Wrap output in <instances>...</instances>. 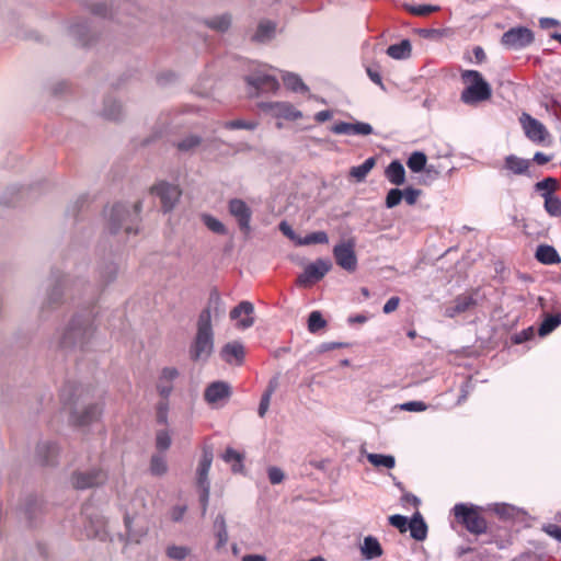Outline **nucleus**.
<instances>
[{"label": "nucleus", "mask_w": 561, "mask_h": 561, "mask_svg": "<svg viewBox=\"0 0 561 561\" xmlns=\"http://www.w3.org/2000/svg\"><path fill=\"white\" fill-rule=\"evenodd\" d=\"M213 313L215 317L225 313L224 302L216 289L210 291L207 307L198 316L197 332L190 346V358L195 363H206L214 352Z\"/></svg>", "instance_id": "obj_1"}, {"label": "nucleus", "mask_w": 561, "mask_h": 561, "mask_svg": "<svg viewBox=\"0 0 561 561\" xmlns=\"http://www.w3.org/2000/svg\"><path fill=\"white\" fill-rule=\"evenodd\" d=\"M94 337V328L89 314L78 313L73 316L68 325L56 335V347L70 352L75 350H91Z\"/></svg>", "instance_id": "obj_2"}, {"label": "nucleus", "mask_w": 561, "mask_h": 561, "mask_svg": "<svg viewBox=\"0 0 561 561\" xmlns=\"http://www.w3.org/2000/svg\"><path fill=\"white\" fill-rule=\"evenodd\" d=\"M141 211V202H136L133 206L117 203L106 213V227L110 233L115 234L124 230L127 236L138 232V221Z\"/></svg>", "instance_id": "obj_3"}, {"label": "nucleus", "mask_w": 561, "mask_h": 561, "mask_svg": "<svg viewBox=\"0 0 561 561\" xmlns=\"http://www.w3.org/2000/svg\"><path fill=\"white\" fill-rule=\"evenodd\" d=\"M461 79L468 85L461 91L460 101L467 105H476L492 96L489 82L477 70H463Z\"/></svg>", "instance_id": "obj_4"}, {"label": "nucleus", "mask_w": 561, "mask_h": 561, "mask_svg": "<svg viewBox=\"0 0 561 561\" xmlns=\"http://www.w3.org/2000/svg\"><path fill=\"white\" fill-rule=\"evenodd\" d=\"M453 510L456 519L462 524L470 534L482 535L488 531V522L480 514L481 508L479 506L458 503Z\"/></svg>", "instance_id": "obj_5"}, {"label": "nucleus", "mask_w": 561, "mask_h": 561, "mask_svg": "<svg viewBox=\"0 0 561 561\" xmlns=\"http://www.w3.org/2000/svg\"><path fill=\"white\" fill-rule=\"evenodd\" d=\"M69 283L68 275L58 270H53L49 277L47 295L41 307L42 317H46L49 310L57 309L64 302V294Z\"/></svg>", "instance_id": "obj_6"}, {"label": "nucleus", "mask_w": 561, "mask_h": 561, "mask_svg": "<svg viewBox=\"0 0 561 561\" xmlns=\"http://www.w3.org/2000/svg\"><path fill=\"white\" fill-rule=\"evenodd\" d=\"M250 98H257L264 94L275 93L279 88L276 77L257 70L244 78Z\"/></svg>", "instance_id": "obj_7"}, {"label": "nucleus", "mask_w": 561, "mask_h": 561, "mask_svg": "<svg viewBox=\"0 0 561 561\" xmlns=\"http://www.w3.org/2000/svg\"><path fill=\"white\" fill-rule=\"evenodd\" d=\"M108 479V474L101 468H91L89 470H78L71 476V484L77 490H87L103 485Z\"/></svg>", "instance_id": "obj_8"}, {"label": "nucleus", "mask_w": 561, "mask_h": 561, "mask_svg": "<svg viewBox=\"0 0 561 561\" xmlns=\"http://www.w3.org/2000/svg\"><path fill=\"white\" fill-rule=\"evenodd\" d=\"M535 41L534 32L526 26L511 27L503 33L501 43L508 49L520 50L530 46Z\"/></svg>", "instance_id": "obj_9"}, {"label": "nucleus", "mask_w": 561, "mask_h": 561, "mask_svg": "<svg viewBox=\"0 0 561 561\" xmlns=\"http://www.w3.org/2000/svg\"><path fill=\"white\" fill-rule=\"evenodd\" d=\"M150 192L152 195L159 197L164 213H169L175 207L182 194L176 184L167 181L156 183Z\"/></svg>", "instance_id": "obj_10"}, {"label": "nucleus", "mask_w": 561, "mask_h": 561, "mask_svg": "<svg viewBox=\"0 0 561 561\" xmlns=\"http://www.w3.org/2000/svg\"><path fill=\"white\" fill-rule=\"evenodd\" d=\"M332 263L328 259H317L309 263L298 276L297 284L302 287L311 286L321 280L331 270Z\"/></svg>", "instance_id": "obj_11"}, {"label": "nucleus", "mask_w": 561, "mask_h": 561, "mask_svg": "<svg viewBox=\"0 0 561 561\" xmlns=\"http://www.w3.org/2000/svg\"><path fill=\"white\" fill-rule=\"evenodd\" d=\"M355 242L350 239L340 242L333 247V256L336 264L347 272H354L357 267V257L355 254Z\"/></svg>", "instance_id": "obj_12"}, {"label": "nucleus", "mask_w": 561, "mask_h": 561, "mask_svg": "<svg viewBox=\"0 0 561 561\" xmlns=\"http://www.w3.org/2000/svg\"><path fill=\"white\" fill-rule=\"evenodd\" d=\"M217 139H203L201 136L190 134L182 139L178 140L174 146L182 153H194L196 151L206 152L211 149H217Z\"/></svg>", "instance_id": "obj_13"}, {"label": "nucleus", "mask_w": 561, "mask_h": 561, "mask_svg": "<svg viewBox=\"0 0 561 561\" xmlns=\"http://www.w3.org/2000/svg\"><path fill=\"white\" fill-rule=\"evenodd\" d=\"M519 123L523 127L525 136L535 144L543 142L549 136L546 126L525 112L519 116Z\"/></svg>", "instance_id": "obj_14"}, {"label": "nucleus", "mask_w": 561, "mask_h": 561, "mask_svg": "<svg viewBox=\"0 0 561 561\" xmlns=\"http://www.w3.org/2000/svg\"><path fill=\"white\" fill-rule=\"evenodd\" d=\"M228 210L238 221V226L245 234L251 230L252 210L248 204L241 198H231L228 203Z\"/></svg>", "instance_id": "obj_15"}, {"label": "nucleus", "mask_w": 561, "mask_h": 561, "mask_svg": "<svg viewBox=\"0 0 561 561\" xmlns=\"http://www.w3.org/2000/svg\"><path fill=\"white\" fill-rule=\"evenodd\" d=\"M231 396V388L226 381H214L209 383L204 391L205 401L213 405H224Z\"/></svg>", "instance_id": "obj_16"}, {"label": "nucleus", "mask_w": 561, "mask_h": 561, "mask_svg": "<svg viewBox=\"0 0 561 561\" xmlns=\"http://www.w3.org/2000/svg\"><path fill=\"white\" fill-rule=\"evenodd\" d=\"M260 108L276 117L288 121H297L302 117V113L288 102H262Z\"/></svg>", "instance_id": "obj_17"}, {"label": "nucleus", "mask_w": 561, "mask_h": 561, "mask_svg": "<svg viewBox=\"0 0 561 561\" xmlns=\"http://www.w3.org/2000/svg\"><path fill=\"white\" fill-rule=\"evenodd\" d=\"M85 515V524H84V536L87 538H95L101 541H105L108 537V533L106 530V522L103 516L88 515L87 511H84Z\"/></svg>", "instance_id": "obj_18"}, {"label": "nucleus", "mask_w": 561, "mask_h": 561, "mask_svg": "<svg viewBox=\"0 0 561 561\" xmlns=\"http://www.w3.org/2000/svg\"><path fill=\"white\" fill-rule=\"evenodd\" d=\"M254 306L251 301L239 302L231 311L230 318L238 320L237 327L241 330L251 328L254 324Z\"/></svg>", "instance_id": "obj_19"}, {"label": "nucleus", "mask_w": 561, "mask_h": 561, "mask_svg": "<svg viewBox=\"0 0 561 561\" xmlns=\"http://www.w3.org/2000/svg\"><path fill=\"white\" fill-rule=\"evenodd\" d=\"M330 130L335 135H358V136H368L373 134V126L365 122H336L334 123Z\"/></svg>", "instance_id": "obj_20"}, {"label": "nucleus", "mask_w": 561, "mask_h": 561, "mask_svg": "<svg viewBox=\"0 0 561 561\" xmlns=\"http://www.w3.org/2000/svg\"><path fill=\"white\" fill-rule=\"evenodd\" d=\"M179 375L180 373L175 367L162 368L157 381V391L162 399H169L173 391V382Z\"/></svg>", "instance_id": "obj_21"}, {"label": "nucleus", "mask_w": 561, "mask_h": 561, "mask_svg": "<svg viewBox=\"0 0 561 561\" xmlns=\"http://www.w3.org/2000/svg\"><path fill=\"white\" fill-rule=\"evenodd\" d=\"M59 455V447L50 440H43L37 444L36 459L42 466H55Z\"/></svg>", "instance_id": "obj_22"}, {"label": "nucleus", "mask_w": 561, "mask_h": 561, "mask_svg": "<svg viewBox=\"0 0 561 561\" xmlns=\"http://www.w3.org/2000/svg\"><path fill=\"white\" fill-rule=\"evenodd\" d=\"M68 33L82 46H88L92 43L91 27L87 20L76 19L68 26Z\"/></svg>", "instance_id": "obj_23"}, {"label": "nucleus", "mask_w": 561, "mask_h": 561, "mask_svg": "<svg viewBox=\"0 0 561 561\" xmlns=\"http://www.w3.org/2000/svg\"><path fill=\"white\" fill-rule=\"evenodd\" d=\"M44 512V503L35 495H27L23 501L21 513L24 515L27 523L33 526L36 524L38 517Z\"/></svg>", "instance_id": "obj_24"}, {"label": "nucleus", "mask_w": 561, "mask_h": 561, "mask_svg": "<svg viewBox=\"0 0 561 561\" xmlns=\"http://www.w3.org/2000/svg\"><path fill=\"white\" fill-rule=\"evenodd\" d=\"M102 407L99 403L89 404L83 411L71 412V421L79 426L89 425L98 421L102 414Z\"/></svg>", "instance_id": "obj_25"}, {"label": "nucleus", "mask_w": 561, "mask_h": 561, "mask_svg": "<svg viewBox=\"0 0 561 561\" xmlns=\"http://www.w3.org/2000/svg\"><path fill=\"white\" fill-rule=\"evenodd\" d=\"M214 454L213 448L210 446H205L203 448L202 458L199 460L197 471H196V483L197 486H210L208 480V473L211 467Z\"/></svg>", "instance_id": "obj_26"}, {"label": "nucleus", "mask_w": 561, "mask_h": 561, "mask_svg": "<svg viewBox=\"0 0 561 561\" xmlns=\"http://www.w3.org/2000/svg\"><path fill=\"white\" fill-rule=\"evenodd\" d=\"M477 305V300L468 295L457 296L449 306L445 307L444 316L447 318H455Z\"/></svg>", "instance_id": "obj_27"}, {"label": "nucleus", "mask_w": 561, "mask_h": 561, "mask_svg": "<svg viewBox=\"0 0 561 561\" xmlns=\"http://www.w3.org/2000/svg\"><path fill=\"white\" fill-rule=\"evenodd\" d=\"M117 10L114 12L112 9H108L106 4L104 3H94L91 5L90 11L98 16L102 18H110V19H116L119 23H122V19L119 16V9L124 8V10L127 9H134L135 3L131 0H117Z\"/></svg>", "instance_id": "obj_28"}, {"label": "nucleus", "mask_w": 561, "mask_h": 561, "mask_svg": "<svg viewBox=\"0 0 561 561\" xmlns=\"http://www.w3.org/2000/svg\"><path fill=\"white\" fill-rule=\"evenodd\" d=\"M277 24L271 20H262L259 22L252 42L259 44H267L276 36Z\"/></svg>", "instance_id": "obj_29"}, {"label": "nucleus", "mask_w": 561, "mask_h": 561, "mask_svg": "<svg viewBox=\"0 0 561 561\" xmlns=\"http://www.w3.org/2000/svg\"><path fill=\"white\" fill-rule=\"evenodd\" d=\"M220 356L228 364H231L233 360L237 364H241L244 358V347L240 342L227 343L221 348Z\"/></svg>", "instance_id": "obj_30"}, {"label": "nucleus", "mask_w": 561, "mask_h": 561, "mask_svg": "<svg viewBox=\"0 0 561 561\" xmlns=\"http://www.w3.org/2000/svg\"><path fill=\"white\" fill-rule=\"evenodd\" d=\"M408 528L410 529V536L417 541H423L427 536V525L419 511L409 520Z\"/></svg>", "instance_id": "obj_31"}, {"label": "nucleus", "mask_w": 561, "mask_h": 561, "mask_svg": "<svg viewBox=\"0 0 561 561\" xmlns=\"http://www.w3.org/2000/svg\"><path fill=\"white\" fill-rule=\"evenodd\" d=\"M529 167L530 161L528 159L519 158L515 154H510L504 160V168L516 175H529Z\"/></svg>", "instance_id": "obj_32"}, {"label": "nucleus", "mask_w": 561, "mask_h": 561, "mask_svg": "<svg viewBox=\"0 0 561 561\" xmlns=\"http://www.w3.org/2000/svg\"><path fill=\"white\" fill-rule=\"evenodd\" d=\"M387 180L393 185H402L405 182V170L399 160L391 161L385 170Z\"/></svg>", "instance_id": "obj_33"}, {"label": "nucleus", "mask_w": 561, "mask_h": 561, "mask_svg": "<svg viewBox=\"0 0 561 561\" xmlns=\"http://www.w3.org/2000/svg\"><path fill=\"white\" fill-rule=\"evenodd\" d=\"M360 552L366 560H374L382 556V548L376 537L367 536L360 547Z\"/></svg>", "instance_id": "obj_34"}, {"label": "nucleus", "mask_w": 561, "mask_h": 561, "mask_svg": "<svg viewBox=\"0 0 561 561\" xmlns=\"http://www.w3.org/2000/svg\"><path fill=\"white\" fill-rule=\"evenodd\" d=\"M535 257L538 262L547 265L556 264L561 261L558 251L549 244H540L537 247Z\"/></svg>", "instance_id": "obj_35"}, {"label": "nucleus", "mask_w": 561, "mask_h": 561, "mask_svg": "<svg viewBox=\"0 0 561 561\" xmlns=\"http://www.w3.org/2000/svg\"><path fill=\"white\" fill-rule=\"evenodd\" d=\"M492 510L503 520H513L525 514L523 510L506 503H496Z\"/></svg>", "instance_id": "obj_36"}, {"label": "nucleus", "mask_w": 561, "mask_h": 561, "mask_svg": "<svg viewBox=\"0 0 561 561\" xmlns=\"http://www.w3.org/2000/svg\"><path fill=\"white\" fill-rule=\"evenodd\" d=\"M232 18L229 13H224L204 20V24L210 30L224 33L231 26Z\"/></svg>", "instance_id": "obj_37"}, {"label": "nucleus", "mask_w": 561, "mask_h": 561, "mask_svg": "<svg viewBox=\"0 0 561 561\" xmlns=\"http://www.w3.org/2000/svg\"><path fill=\"white\" fill-rule=\"evenodd\" d=\"M99 283L105 287L111 284L117 276V266L113 262H106L99 266Z\"/></svg>", "instance_id": "obj_38"}, {"label": "nucleus", "mask_w": 561, "mask_h": 561, "mask_svg": "<svg viewBox=\"0 0 561 561\" xmlns=\"http://www.w3.org/2000/svg\"><path fill=\"white\" fill-rule=\"evenodd\" d=\"M102 116L110 121H119L123 117L122 104L114 99H106L104 101Z\"/></svg>", "instance_id": "obj_39"}, {"label": "nucleus", "mask_w": 561, "mask_h": 561, "mask_svg": "<svg viewBox=\"0 0 561 561\" xmlns=\"http://www.w3.org/2000/svg\"><path fill=\"white\" fill-rule=\"evenodd\" d=\"M411 43L409 39H402L398 44H392L387 48V55L393 59L400 60L410 57Z\"/></svg>", "instance_id": "obj_40"}, {"label": "nucleus", "mask_w": 561, "mask_h": 561, "mask_svg": "<svg viewBox=\"0 0 561 561\" xmlns=\"http://www.w3.org/2000/svg\"><path fill=\"white\" fill-rule=\"evenodd\" d=\"M375 164L376 158L369 157L362 164L352 167L350 170V176L354 178L357 182H363Z\"/></svg>", "instance_id": "obj_41"}, {"label": "nucleus", "mask_w": 561, "mask_h": 561, "mask_svg": "<svg viewBox=\"0 0 561 561\" xmlns=\"http://www.w3.org/2000/svg\"><path fill=\"white\" fill-rule=\"evenodd\" d=\"M215 535L217 538L216 548L219 549L227 545L228 542V530L226 525V519L222 514H218L214 520Z\"/></svg>", "instance_id": "obj_42"}, {"label": "nucleus", "mask_w": 561, "mask_h": 561, "mask_svg": "<svg viewBox=\"0 0 561 561\" xmlns=\"http://www.w3.org/2000/svg\"><path fill=\"white\" fill-rule=\"evenodd\" d=\"M282 79L286 88L291 90L293 92L305 93L309 90L308 87L301 80V78L296 73L284 72Z\"/></svg>", "instance_id": "obj_43"}, {"label": "nucleus", "mask_w": 561, "mask_h": 561, "mask_svg": "<svg viewBox=\"0 0 561 561\" xmlns=\"http://www.w3.org/2000/svg\"><path fill=\"white\" fill-rule=\"evenodd\" d=\"M561 324V313L547 314L538 328L539 336H546Z\"/></svg>", "instance_id": "obj_44"}, {"label": "nucleus", "mask_w": 561, "mask_h": 561, "mask_svg": "<svg viewBox=\"0 0 561 561\" xmlns=\"http://www.w3.org/2000/svg\"><path fill=\"white\" fill-rule=\"evenodd\" d=\"M222 460L228 462V463H232V471L233 472H241L242 469H243V465H242V461H243V456L238 453L237 450H234L233 448L231 447H228L226 448L225 453L222 454Z\"/></svg>", "instance_id": "obj_45"}, {"label": "nucleus", "mask_w": 561, "mask_h": 561, "mask_svg": "<svg viewBox=\"0 0 561 561\" xmlns=\"http://www.w3.org/2000/svg\"><path fill=\"white\" fill-rule=\"evenodd\" d=\"M329 242V237L325 231H316L307 234L306 237H299L297 245H310V244H325Z\"/></svg>", "instance_id": "obj_46"}, {"label": "nucleus", "mask_w": 561, "mask_h": 561, "mask_svg": "<svg viewBox=\"0 0 561 561\" xmlns=\"http://www.w3.org/2000/svg\"><path fill=\"white\" fill-rule=\"evenodd\" d=\"M427 157L422 151H414L407 160L408 168L415 173L423 171L426 168Z\"/></svg>", "instance_id": "obj_47"}, {"label": "nucleus", "mask_w": 561, "mask_h": 561, "mask_svg": "<svg viewBox=\"0 0 561 561\" xmlns=\"http://www.w3.org/2000/svg\"><path fill=\"white\" fill-rule=\"evenodd\" d=\"M559 187V182L554 178H546L535 184V188L538 192H541V196L546 198V196H553V192Z\"/></svg>", "instance_id": "obj_48"}, {"label": "nucleus", "mask_w": 561, "mask_h": 561, "mask_svg": "<svg viewBox=\"0 0 561 561\" xmlns=\"http://www.w3.org/2000/svg\"><path fill=\"white\" fill-rule=\"evenodd\" d=\"M191 548L186 546L170 545L165 549V554L173 561H183L191 554Z\"/></svg>", "instance_id": "obj_49"}, {"label": "nucleus", "mask_w": 561, "mask_h": 561, "mask_svg": "<svg viewBox=\"0 0 561 561\" xmlns=\"http://www.w3.org/2000/svg\"><path fill=\"white\" fill-rule=\"evenodd\" d=\"M367 459L375 467H385L387 469H391L396 466V459L391 455L368 454Z\"/></svg>", "instance_id": "obj_50"}, {"label": "nucleus", "mask_w": 561, "mask_h": 561, "mask_svg": "<svg viewBox=\"0 0 561 561\" xmlns=\"http://www.w3.org/2000/svg\"><path fill=\"white\" fill-rule=\"evenodd\" d=\"M202 221L210 231H213L217 234H226L227 233L226 226L220 220H218L217 218H215L214 216H211L209 214H203Z\"/></svg>", "instance_id": "obj_51"}, {"label": "nucleus", "mask_w": 561, "mask_h": 561, "mask_svg": "<svg viewBox=\"0 0 561 561\" xmlns=\"http://www.w3.org/2000/svg\"><path fill=\"white\" fill-rule=\"evenodd\" d=\"M274 391H275V385L273 383V381H271L270 385L267 386V388L265 389V391L263 392V394L261 397L260 404H259L257 413L261 417L265 416Z\"/></svg>", "instance_id": "obj_52"}, {"label": "nucleus", "mask_w": 561, "mask_h": 561, "mask_svg": "<svg viewBox=\"0 0 561 561\" xmlns=\"http://www.w3.org/2000/svg\"><path fill=\"white\" fill-rule=\"evenodd\" d=\"M327 325V321L324 320L322 313L320 311H312L308 318V330L311 333H316L319 330L323 329Z\"/></svg>", "instance_id": "obj_53"}, {"label": "nucleus", "mask_w": 561, "mask_h": 561, "mask_svg": "<svg viewBox=\"0 0 561 561\" xmlns=\"http://www.w3.org/2000/svg\"><path fill=\"white\" fill-rule=\"evenodd\" d=\"M545 209L552 217L561 216V199L557 196H546Z\"/></svg>", "instance_id": "obj_54"}, {"label": "nucleus", "mask_w": 561, "mask_h": 561, "mask_svg": "<svg viewBox=\"0 0 561 561\" xmlns=\"http://www.w3.org/2000/svg\"><path fill=\"white\" fill-rule=\"evenodd\" d=\"M167 462L163 456L153 455L150 460V471L154 476H162L167 472Z\"/></svg>", "instance_id": "obj_55"}, {"label": "nucleus", "mask_w": 561, "mask_h": 561, "mask_svg": "<svg viewBox=\"0 0 561 561\" xmlns=\"http://www.w3.org/2000/svg\"><path fill=\"white\" fill-rule=\"evenodd\" d=\"M404 8L407 11L414 15H427L430 13L436 12L439 10V7L432 5V4H420V5H411V4H404Z\"/></svg>", "instance_id": "obj_56"}, {"label": "nucleus", "mask_w": 561, "mask_h": 561, "mask_svg": "<svg viewBox=\"0 0 561 561\" xmlns=\"http://www.w3.org/2000/svg\"><path fill=\"white\" fill-rule=\"evenodd\" d=\"M257 126V123L252 121H243V119H233L228 121L224 124L226 129L234 130V129H249L253 130Z\"/></svg>", "instance_id": "obj_57"}, {"label": "nucleus", "mask_w": 561, "mask_h": 561, "mask_svg": "<svg viewBox=\"0 0 561 561\" xmlns=\"http://www.w3.org/2000/svg\"><path fill=\"white\" fill-rule=\"evenodd\" d=\"M403 199V192L400 188H391L385 199V205L387 208H393L398 206Z\"/></svg>", "instance_id": "obj_58"}, {"label": "nucleus", "mask_w": 561, "mask_h": 561, "mask_svg": "<svg viewBox=\"0 0 561 561\" xmlns=\"http://www.w3.org/2000/svg\"><path fill=\"white\" fill-rule=\"evenodd\" d=\"M171 443H172L171 436L167 430H160L157 432L156 447L159 450L164 451V450L169 449V447L171 446Z\"/></svg>", "instance_id": "obj_59"}, {"label": "nucleus", "mask_w": 561, "mask_h": 561, "mask_svg": "<svg viewBox=\"0 0 561 561\" xmlns=\"http://www.w3.org/2000/svg\"><path fill=\"white\" fill-rule=\"evenodd\" d=\"M168 413H169L168 399H162L157 404V422L159 424H167L168 423Z\"/></svg>", "instance_id": "obj_60"}, {"label": "nucleus", "mask_w": 561, "mask_h": 561, "mask_svg": "<svg viewBox=\"0 0 561 561\" xmlns=\"http://www.w3.org/2000/svg\"><path fill=\"white\" fill-rule=\"evenodd\" d=\"M389 523L391 526L398 528L401 533H405L408 530L409 520L405 516L400 514H394L389 517Z\"/></svg>", "instance_id": "obj_61"}, {"label": "nucleus", "mask_w": 561, "mask_h": 561, "mask_svg": "<svg viewBox=\"0 0 561 561\" xmlns=\"http://www.w3.org/2000/svg\"><path fill=\"white\" fill-rule=\"evenodd\" d=\"M278 228L284 236H286L297 245V240L299 239V236L295 232V230L286 220L280 221Z\"/></svg>", "instance_id": "obj_62"}, {"label": "nucleus", "mask_w": 561, "mask_h": 561, "mask_svg": "<svg viewBox=\"0 0 561 561\" xmlns=\"http://www.w3.org/2000/svg\"><path fill=\"white\" fill-rule=\"evenodd\" d=\"M403 192V198L409 205H414L422 194L421 190L414 188V187H407Z\"/></svg>", "instance_id": "obj_63"}, {"label": "nucleus", "mask_w": 561, "mask_h": 561, "mask_svg": "<svg viewBox=\"0 0 561 561\" xmlns=\"http://www.w3.org/2000/svg\"><path fill=\"white\" fill-rule=\"evenodd\" d=\"M267 476L272 484H278L284 480V472L278 467H270L267 469Z\"/></svg>", "instance_id": "obj_64"}]
</instances>
